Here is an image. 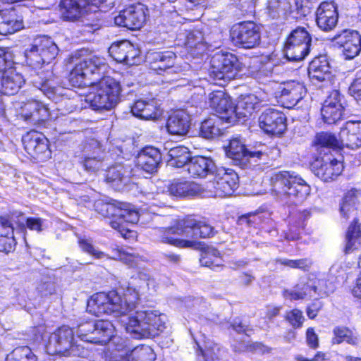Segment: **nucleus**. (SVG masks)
<instances>
[{"label":"nucleus","instance_id":"obj_1","mask_svg":"<svg viewBox=\"0 0 361 361\" xmlns=\"http://www.w3.org/2000/svg\"><path fill=\"white\" fill-rule=\"evenodd\" d=\"M106 68L104 58L93 56L76 62L69 75L74 87L95 86V91L86 97L94 110H109L120 102V83L109 76L102 78Z\"/></svg>","mask_w":361,"mask_h":361},{"label":"nucleus","instance_id":"obj_2","mask_svg":"<svg viewBox=\"0 0 361 361\" xmlns=\"http://www.w3.org/2000/svg\"><path fill=\"white\" fill-rule=\"evenodd\" d=\"M140 295V288L133 287L127 288L123 293L124 299L115 290L97 293L88 300L87 310L97 317L104 314L119 317L135 309Z\"/></svg>","mask_w":361,"mask_h":361},{"label":"nucleus","instance_id":"obj_3","mask_svg":"<svg viewBox=\"0 0 361 361\" xmlns=\"http://www.w3.org/2000/svg\"><path fill=\"white\" fill-rule=\"evenodd\" d=\"M160 241L178 247H191L195 242L192 240L179 238L184 236L191 238H205L214 235V228L204 221H197L192 217H187L174 226L158 229Z\"/></svg>","mask_w":361,"mask_h":361},{"label":"nucleus","instance_id":"obj_4","mask_svg":"<svg viewBox=\"0 0 361 361\" xmlns=\"http://www.w3.org/2000/svg\"><path fill=\"white\" fill-rule=\"evenodd\" d=\"M271 192L286 204L302 202L310 192V185L300 176L289 171H279L270 178Z\"/></svg>","mask_w":361,"mask_h":361},{"label":"nucleus","instance_id":"obj_5","mask_svg":"<svg viewBox=\"0 0 361 361\" xmlns=\"http://www.w3.org/2000/svg\"><path fill=\"white\" fill-rule=\"evenodd\" d=\"M164 317L156 310L137 311L128 318L126 330L137 339L155 336L166 328Z\"/></svg>","mask_w":361,"mask_h":361},{"label":"nucleus","instance_id":"obj_6","mask_svg":"<svg viewBox=\"0 0 361 361\" xmlns=\"http://www.w3.org/2000/svg\"><path fill=\"white\" fill-rule=\"evenodd\" d=\"M241 71L242 63L231 53L217 52L211 58L209 75L214 80H230Z\"/></svg>","mask_w":361,"mask_h":361},{"label":"nucleus","instance_id":"obj_7","mask_svg":"<svg viewBox=\"0 0 361 361\" xmlns=\"http://www.w3.org/2000/svg\"><path fill=\"white\" fill-rule=\"evenodd\" d=\"M58 52L56 44L50 37L39 36L33 40L25 54L27 64L37 68L45 63H49L57 56Z\"/></svg>","mask_w":361,"mask_h":361},{"label":"nucleus","instance_id":"obj_8","mask_svg":"<svg viewBox=\"0 0 361 361\" xmlns=\"http://www.w3.org/2000/svg\"><path fill=\"white\" fill-rule=\"evenodd\" d=\"M78 348L73 331L67 326H62L52 333L46 345V350L49 354L63 356L78 355Z\"/></svg>","mask_w":361,"mask_h":361},{"label":"nucleus","instance_id":"obj_9","mask_svg":"<svg viewBox=\"0 0 361 361\" xmlns=\"http://www.w3.org/2000/svg\"><path fill=\"white\" fill-rule=\"evenodd\" d=\"M312 37L304 27L298 26L288 35L284 47V54L290 61L303 60L310 53Z\"/></svg>","mask_w":361,"mask_h":361},{"label":"nucleus","instance_id":"obj_10","mask_svg":"<svg viewBox=\"0 0 361 361\" xmlns=\"http://www.w3.org/2000/svg\"><path fill=\"white\" fill-rule=\"evenodd\" d=\"M213 174L214 182L207 185L211 195L220 197L231 196L238 188V176L234 170L216 167Z\"/></svg>","mask_w":361,"mask_h":361},{"label":"nucleus","instance_id":"obj_11","mask_svg":"<svg viewBox=\"0 0 361 361\" xmlns=\"http://www.w3.org/2000/svg\"><path fill=\"white\" fill-rule=\"evenodd\" d=\"M231 37L235 45L245 49H252L259 44V27L252 21L235 24L231 28Z\"/></svg>","mask_w":361,"mask_h":361},{"label":"nucleus","instance_id":"obj_12","mask_svg":"<svg viewBox=\"0 0 361 361\" xmlns=\"http://www.w3.org/2000/svg\"><path fill=\"white\" fill-rule=\"evenodd\" d=\"M312 171L324 182H329L339 176L343 165L333 154L324 152L323 156H319L311 164Z\"/></svg>","mask_w":361,"mask_h":361},{"label":"nucleus","instance_id":"obj_13","mask_svg":"<svg viewBox=\"0 0 361 361\" xmlns=\"http://www.w3.org/2000/svg\"><path fill=\"white\" fill-rule=\"evenodd\" d=\"M32 82L35 87L56 103L61 101L68 91V90L59 85V79L54 75L50 69L39 73Z\"/></svg>","mask_w":361,"mask_h":361},{"label":"nucleus","instance_id":"obj_14","mask_svg":"<svg viewBox=\"0 0 361 361\" xmlns=\"http://www.w3.org/2000/svg\"><path fill=\"white\" fill-rule=\"evenodd\" d=\"M228 157L233 161L234 164L240 168L251 166L252 161L257 162L262 159L266 154L261 150L250 151L245 147V145L239 138H233L230 140L229 145L226 149Z\"/></svg>","mask_w":361,"mask_h":361},{"label":"nucleus","instance_id":"obj_15","mask_svg":"<svg viewBox=\"0 0 361 361\" xmlns=\"http://www.w3.org/2000/svg\"><path fill=\"white\" fill-rule=\"evenodd\" d=\"M26 152L39 161H44L51 157L48 139L41 133L31 131L23 137Z\"/></svg>","mask_w":361,"mask_h":361},{"label":"nucleus","instance_id":"obj_16","mask_svg":"<svg viewBox=\"0 0 361 361\" xmlns=\"http://www.w3.org/2000/svg\"><path fill=\"white\" fill-rule=\"evenodd\" d=\"M305 85L295 80H290L280 85L276 92V97L284 108L294 107L306 94Z\"/></svg>","mask_w":361,"mask_h":361},{"label":"nucleus","instance_id":"obj_17","mask_svg":"<svg viewBox=\"0 0 361 361\" xmlns=\"http://www.w3.org/2000/svg\"><path fill=\"white\" fill-rule=\"evenodd\" d=\"M209 106L219 118L229 123H236L235 105L230 97L223 91H213L209 95Z\"/></svg>","mask_w":361,"mask_h":361},{"label":"nucleus","instance_id":"obj_18","mask_svg":"<svg viewBox=\"0 0 361 361\" xmlns=\"http://www.w3.org/2000/svg\"><path fill=\"white\" fill-rule=\"evenodd\" d=\"M332 41L335 45L343 49L346 59L355 58L361 51V35L356 30H343L336 35Z\"/></svg>","mask_w":361,"mask_h":361},{"label":"nucleus","instance_id":"obj_19","mask_svg":"<svg viewBox=\"0 0 361 361\" xmlns=\"http://www.w3.org/2000/svg\"><path fill=\"white\" fill-rule=\"evenodd\" d=\"M259 125L266 133L280 135L286 129V117L281 111L269 108L259 117Z\"/></svg>","mask_w":361,"mask_h":361},{"label":"nucleus","instance_id":"obj_20","mask_svg":"<svg viewBox=\"0 0 361 361\" xmlns=\"http://www.w3.org/2000/svg\"><path fill=\"white\" fill-rule=\"evenodd\" d=\"M343 111L340 92L333 90L323 103L321 109L322 118L325 123L333 124L341 118Z\"/></svg>","mask_w":361,"mask_h":361},{"label":"nucleus","instance_id":"obj_21","mask_svg":"<svg viewBox=\"0 0 361 361\" xmlns=\"http://www.w3.org/2000/svg\"><path fill=\"white\" fill-rule=\"evenodd\" d=\"M308 75L314 83L324 82L326 85L333 84L334 80L329 62L325 56L317 57L310 63Z\"/></svg>","mask_w":361,"mask_h":361},{"label":"nucleus","instance_id":"obj_22","mask_svg":"<svg viewBox=\"0 0 361 361\" xmlns=\"http://www.w3.org/2000/svg\"><path fill=\"white\" fill-rule=\"evenodd\" d=\"M145 21V13L140 6H130L121 11L114 18V23L118 26L130 30L140 29Z\"/></svg>","mask_w":361,"mask_h":361},{"label":"nucleus","instance_id":"obj_23","mask_svg":"<svg viewBox=\"0 0 361 361\" xmlns=\"http://www.w3.org/2000/svg\"><path fill=\"white\" fill-rule=\"evenodd\" d=\"M338 13L333 2H322L317 9L316 23L319 29L329 32L337 25Z\"/></svg>","mask_w":361,"mask_h":361},{"label":"nucleus","instance_id":"obj_24","mask_svg":"<svg viewBox=\"0 0 361 361\" xmlns=\"http://www.w3.org/2000/svg\"><path fill=\"white\" fill-rule=\"evenodd\" d=\"M339 140L351 149L361 147V121H347L341 128Z\"/></svg>","mask_w":361,"mask_h":361},{"label":"nucleus","instance_id":"obj_25","mask_svg":"<svg viewBox=\"0 0 361 361\" xmlns=\"http://www.w3.org/2000/svg\"><path fill=\"white\" fill-rule=\"evenodd\" d=\"M132 169L129 166L118 164L108 169L106 181L116 190H121L131 181Z\"/></svg>","mask_w":361,"mask_h":361},{"label":"nucleus","instance_id":"obj_26","mask_svg":"<svg viewBox=\"0 0 361 361\" xmlns=\"http://www.w3.org/2000/svg\"><path fill=\"white\" fill-rule=\"evenodd\" d=\"M161 161V155L158 149L146 147L141 150L136 157V166L147 173H153Z\"/></svg>","mask_w":361,"mask_h":361},{"label":"nucleus","instance_id":"obj_27","mask_svg":"<svg viewBox=\"0 0 361 361\" xmlns=\"http://www.w3.org/2000/svg\"><path fill=\"white\" fill-rule=\"evenodd\" d=\"M191 117L185 110H177L171 114L166 122V128L171 135H184L190 128Z\"/></svg>","mask_w":361,"mask_h":361},{"label":"nucleus","instance_id":"obj_28","mask_svg":"<svg viewBox=\"0 0 361 361\" xmlns=\"http://www.w3.org/2000/svg\"><path fill=\"white\" fill-rule=\"evenodd\" d=\"M216 166L209 157L195 156L190 159L187 164L186 170L193 178H205L214 173Z\"/></svg>","mask_w":361,"mask_h":361},{"label":"nucleus","instance_id":"obj_29","mask_svg":"<svg viewBox=\"0 0 361 361\" xmlns=\"http://www.w3.org/2000/svg\"><path fill=\"white\" fill-rule=\"evenodd\" d=\"M87 0H61L60 9L64 20L75 22L87 13Z\"/></svg>","mask_w":361,"mask_h":361},{"label":"nucleus","instance_id":"obj_30","mask_svg":"<svg viewBox=\"0 0 361 361\" xmlns=\"http://www.w3.org/2000/svg\"><path fill=\"white\" fill-rule=\"evenodd\" d=\"M24 82L23 75L13 69L12 65L0 74V85L4 94H15Z\"/></svg>","mask_w":361,"mask_h":361},{"label":"nucleus","instance_id":"obj_31","mask_svg":"<svg viewBox=\"0 0 361 361\" xmlns=\"http://www.w3.org/2000/svg\"><path fill=\"white\" fill-rule=\"evenodd\" d=\"M176 57V54L173 51H166L150 53L147 58L150 69L161 74L162 71L166 73H169L173 66Z\"/></svg>","mask_w":361,"mask_h":361},{"label":"nucleus","instance_id":"obj_32","mask_svg":"<svg viewBox=\"0 0 361 361\" xmlns=\"http://www.w3.org/2000/svg\"><path fill=\"white\" fill-rule=\"evenodd\" d=\"M168 191L172 196L185 197L201 195L203 192V188L193 181L176 179L170 183Z\"/></svg>","mask_w":361,"mask_h":361},{"label":"nucleus","instance_id":"obj_33","mask_svg":"<svg viewBox=\"0 0 361 361\" xmlns=\"http://www.w3.org/2000/svg\"><path fill=\"white\" fill-rule=\"evenodd\" d=\"M266 102L264 99H259L255 94H250L245 97L235 106V114H236V122L241 118L250 116L252 113L263 106L262 102Z\"/></svg>","mask_w":361,"mask_h":361},{"label":"nucleus","instance_id":"obj_34","mask_svg":"<svg viewBox=\"0 0 361 361\" xmlns=\"http://www.w3.org/2000/svg\"><path fill=\"white\" fill-rule=\"evenodd\" d=\"M131 112L135 116L145 120H156L161 115V111L157 106V102L154 100L150 102L136 101L131 106Z\"/></svg>","mask_w":361,"mask_h":361},{"label":"nucleus","instance_id":"obj_35","mask_svg":"<svg viewBox=\"0 0 361 361\" xmlns=\"http://www.w3.org/2000/svg\"><path fill=\"white\" fill-rule=\"evenodd\" d=\"M224 120L217 114H212L201 122L199 128L200 137L212 140L222 133L221 124Z\"/></svg>","mask_w":361,"mask_h":361},{"label":"nucleus","instance_id":"obj_36","mask_svg":"<svg viewBox=\"0 0 361 361\" xmlns=\"http://www.w3.org/2000/svg\"><path fill=\"white\" fill-rule=\"evenodd\" d=\"M16 245L13 228L11 221L0 216V252L8 253L15 250Z\"/></svg>","mask_w":361,"mask_h":361},{"label":"nucleus","instance_id":"obj_37","mask_svg":"<svg viewBox=\"0 0 361 361\" xmlns=\"http://www.w3.org/2000/svg\"><path fill=\"white\" fill-rule=\"evenodd\" d=\"M116 217H118V220L110 222L111 226L118 230L124 238H126V234L123 233L125 229L123 223L127 222L133 224H136L139 220L138 212L135 209L130 208L123 203H121L119 212H118Z\"/></svg>","mask_w":361,"mask_h":361},{"label":"nucleus","instance_id":"obj_38","mask_svg":"<svg viewBox=\"0 0 361 361\" xmlns=\"http://www.w3.org/2000/svg\"><path fill=\"white\" fill-rule=\"evenodd\" d=\"M25 110L27 111L23 114L25 120L34 125L44 121L49 117L48 109L37 101L27 104Z\"/></svg>","mask_w":361,"mask_h":361},{"label":"nucleus","instance_id":"obj_39","mask_svg":"<svg viewBox=\"0 0 361 361\" xmlns=\"http://www.w3.org/2000/svg\"><path fill=\"white\" fill-rule=\"evenodd\" d=\"M115 328L108 320H99L96 322L95 331L89 337L92 343L106 345L114 336Z\"/></svg>","mask_w":361,"mask_h":361},{"label":"nucleus","instance_id":"obj_40","mask_svg":"<svg viewBox=\"0 0 361 361\" xmlns=\"http://www.w3.org/2000/svg\"><path fill=\"white\" fill-rule=\"evenodd\" d=\"M185 45L193 56H199L203 54L207 49L203 34L200 30L190 31L186 37Z\"/></svg>","mask_w":361,"mask_h":361},{"label":"nucleus","instance_id":"obj_41","mask_svg":"<svg viewBox=\"0 0 361 361\" xmlns=\"http://www.w3.org/2000/svg\"><path fill=\"white\" fill-rule=\"evenodd\" d=\"M168 157L167 164L177 168H187V164L192 158L190 151L184 146H177L170 149Z\"/></svg>","mask_w":361,"mask_h":361},{"label":"nucleus","instance_id":"obj_42","mask_svg":"<svg viewBox=\"0 0 361 361\" xmlns=\"http://www.w3.org/2000/svg\"><path fill=\"white\" fill-rule=\"evenodd\" d=\"M361 199V192L351 190L348 191L344 197L340 207V212L341 216L345 219H348L350 216L355 214L357 205L359 204Z\"/></svg>","mask_w":361,"mask_h":361},{"label":"nucleus","instance_id":"obj_43","mask_svg":"<svg viewBox=\"0 0 361 361\" xmlns=\"http://www.w3.org/2000/svg\"><path fill=\"white\" fill-rule=\"evenodd\" d=\"M23 27V22L16 20L11 12L0 11V35L13 34Z\"/></svg>","mask_w":361,"mask_h":361},{"label":"nucleus","instance_id":"obj_44","mask_svg":"<svg viewBox=\"0 0 361 361\" xmlns=\"http://www.w3.org/2000/svg\"><path fill=\"white\" fill-rule=\"evenodd\" d=\"M340 140L334 134L329 132H321L316 135L314 140V146L317 151L324 149L329 152L330 148L338 146Z\"/></svg>","mask_w":361,"mask_h":361},{"label":"nucleus","instance_id":"obj_45","mask_svg":"<svg viewBox=\"0 0 361 361\" xmlns=\"http://www.w3.org/2000/svg\"><path fill=\"white\" fill-rule=\"evenodd\" d=\"M121 202L116 200H111L106 202L104 200H98L94 202V210L104 217L117 216V213L119 212Z\"/></svg>","mask_w":361,"mask_h":361},{"label":"nucleus","instance_id":"obj_46","mask_svg":"<svg viewBox=\"0 0 361 361\" xmlns=\"http://www.w3.org/2000/svg\"><path fill=\"white\" fill-rule=\"evenodd\" d=\"M200 262L202 266L214 269L221 265L222 259L217 249L208 247L202 252Z\"/></svg>","mask_w":361,"mask_h":361},{"label":"nucleus","instance_id":"obj_47","mask_svg":"<svg viewBox=\"0 0 361 361\" xmlns=\"http://www.w3.org/2000/svg\"><path fill=\"white\" fill-rule=\"evenodd\" d=\"M130 361H154L156 355L149 345H140L133 348L129 355Z\"/></svg>","mask_w":361,"mask_h":361},{"label":"nucleus","instance_id":"obj_48","mask_svg":"<svg viewBox=\"0 0 361 361\" xmlns=\"http://www.w3.org/2000/svg\"><path fill=\"white\" fill-rule=\"evenodd\" d=\"M333 344H340L346 341L350 345H355L358 343L359 339L349 329L343 326H336L334 329Z\"/></svg>","mask_w":361,"mask_h":361},{"label":"nucleus","instance_id":"obj_49","mask_svg":"<svg viewBox=\"0 0 361 361\" xmlns=\"http://www.w3.org/2000/svg\"><path fill=\"white\" fill-rule=\"evenodd\" d=\"M6 361H37V358L30 347L20 346L7 356Z\"/></svg>","mask_w":361,"mask_h":361},{"label":"nucleus","instance_id":"obj_50","mask_svg":"<svg viewBox=\"0 0 361 361\" xmlns=\"http://www.w3.org/2000/svg\"><path fill=\"white\" fill-rule=\"evenodd\" d=\"M317 287L305 283L298 284L293 290H286L284 295L290 300L303 299L307 295H311L312 291L317 292Z\"/></svg>","mask_w":361,"mask_h":361},{"label":"nucleus","instance_id":"obj_51","mask_svg":"<svg viewBox=\"0 0 361 361\" xmlns=\"http://www.w3.org/2000/svg\"><path fill=\"white\" fill-rule=\"evenodd\" d=\"M129 41H121L114 43L109 48V55L117 62L124 63L129 46Z\"/></svg>","mask_w":361,"mask_h":361},{"label":"nucleus","instance_id":"obj_52","mask_svg":"<svg viewBox=\"0 0 361 361\" xmlns=\"http://www.w3.org/2000/svg\"><path fill=\"white\" fill-rule=\"evenodd\" d=\"M274 64L268 61L262 63L257 71L254 73V78L260 83H266L271 80L274 71Z\"/></svg>","mask_w":361,"mask_h":361},{"label":"nucleus","instance_id":"obj_53","mask_svg":"<svg viewBox=\"0 0 361 361\" xmlns=\"http://www.w3.org/2000/svg\"><path fill=\"white\" fill-rule=\"evenodd\" d=\"M290 8L288 0H269L267 9L269 16L273 18H277L281 13H284Z\"/></svg>","mask_w":361,"mask_h":361},{"label":"nucleus","instance_id":"obj_54","mask_svg":"<svg viewBox=\"0 0 361 361\" xmlns=\"http://www.w3.org/2000/svg\"><path fill=\"white\" fill-rule=\"evenodd\" d=\"M96 322H86L81 323L78 326L77 335L78 337L82 341L92 343V341L90 336L93 335V331H95Z\"/></svg>","mask_w":361,"mask_h":361},{"label":"nucleus","instance_id":"obj_55","mask_svg":"<svg viewBox=\"0 0 361 361\" xmlns=\"http://www.w3.org/2000/svg\"><path fill=\"white\" fill-rule=\"evenodd\" d=\"M110 341L111 345L114 347V353L129 355L131 350L128 346V341L126 339L120 336H114Z\"/></svg>","mask_w":361,"mask_h":361},{"label":"nucleus","instance_id":"obj_56","mask_svg":"<svg viewBox=\"0 0 361 361\" xmlns=\"http://www.w3.org/2000/svg\"><path fill=\"white\" fill-rule=\"evenodd\" d=\"M281 264L289 267L293 269H306L310 267L312 262L307 259H281L278 260Z\"/></svg>","mask_w":361,"mask_h":361},{"label":"nucleus","instance_id":"obj_57","mask_svg":"<svg viewBox=\"0 0 361 361\" xmlns=\"http://www.w3.org/2000/svg\"><path fill=\"white\" fill-rule=\"evenodd\" d=\"M118 257L121 262L130 267H137L140 259L137 255L129 252L125 250H120L118 251Z\"/></svg>","mask_w":361,"mask_h":361},{"label":"nucleus","instance_id":"obj_58","mask_svg":"<svg viewBox=\"0 0 361 361\" xmlns=\"http://www.w3.org/2000/svg\"><path fill=\"white\" fill-rule=\"evenodd\" d=\"M87 12L96 11L95 9L99 8L101 11L106 12L109 8L114 7V3L107 0H87Z\"/></svg>","mask_w":361,"mask_h":361},{"label":"nucleus","instance_id":"obj_59","mask_svg":"<svg viewBox=\"0 0 361 361\" xmlns=\"http://www.w3.org/2000/svg\"><path fill=\"white\" fill-rule=\"evenodd\" d=\"M286 319L294 328H300L303 324L305 318L300 310L294 309L287 313Z\"/></svg>","mask_w":361,"mask_h":361},{"label":"nucleus","instance_id":"obj_60","mask_svg":"<svg viewBox=\"0 0 361 361\" xmlns=\"http://www.w3.org/2000/svg\"><path fill=\"white\" fill-rule=\"evenodd\" d=\"M79 245L83 251L90 254L97 259H102L106 256L103 252L96 250L87 239H80L79 240Z\"/></svg>","mask_w":361,"mask_h":361},{"label":"nucleus","instance_id":"obj_61","mask_svg":"<svg viewBox=\"0 0 361 361\" xmlns=\"http://www.w3.org/2000/svg\"><path fill=\"white\" fill-rule=\"evenodd\" d=\"M85 170L88 172H95L99 169L102 161L96 157H85L81 161Z\"/></svg>","mask_w":361,"mask_h":361},{"label":"nucleus","instance_id":"obj_62","mask_svg":"<svg viewBox=\"0 0 361 361\" xmlns=\"http://www.w3.org/2000/svg\"><path fill=\"white\" fill-rule=\"evenodd\" d=\"M26 226L30 230L40 233L44 229V220L41 218L29 217L26 219Z\"/></svg>","mask_w":361,"mask_h":361},{"label":"nucleus","instance_id":"obj_63","mask_svg":"<svg viewBox=\"0 0 361 361\" xmlns=\"http://www.w3.org/2000/svg\"><path fill=\"white\" fill-rule=\"evenodd\" d=\"M127 51L126 58L124 63L133 66L137 62V57L139 56V50L137 49L133 44L129 42V46Z\"/></svg>","mask_w":361,"mask_h":361},{"label":"nucleus","instance_id":"obj_64","mask_svg":"<svg viewBox=\"0 0 361 361\" xmlns=\"http://www.w3.org/2000/svg\"><path fill=\"white\" fill-rule=\"evenodd\" d=\"M349 92L353 97L355 94H361V73H357L355 78L349 87Z\"/></svg>","mask_w":361,"mask_h":361}]
</instances>
